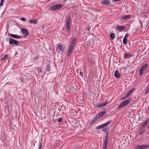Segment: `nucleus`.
<instances>
[{
  "mask_svg": "<svg viewBox=\"0 0 149 149\" xmlns=\"http://www.w3.org/2000/svg\"><path fill=\"white\" fill-rule=\"evenodd\" d=\"M95 121V119L93 118L90 122V125L92 124H93Z\"/></svg>",
  "mask_w": 149,
  "mask_h": 149,
  "instance_id": "obj_33",
  "label": "nucleus"
},
{
  "mask_svg": "<svg viewBox=\"0 0 149 149\" xmlns=\"http://www.w3.org/2000/svg\"><path fill=\"white\" fill-rule=\"evenodd\" d=\"M108 102L107 101L105 103H98L97 102H95V106H96L98 108H100L102 107L103 106H106V104H107Z\"/></svg>",
  "mask_w": 149,
  "mask_h": 149,
  "instance_id": "obj_8",
  "label": "nucleus"
},
{
  "mask_svg": "<svg viewBox=\"0 0 149 149\" xmlns=\"http://www.w3.org/2000/svg\"><path fill=\"white\" fill-rule=\"evenodd\" d=\"M131 15H123L121 16L120 17V19L122 20H125L129 18H130L131 17Z\"/></svg>",
  "mask_w": 149,
  "mask_h": 149,
  "instance_id": "obj_10",
  "label": "nucleus"
},
{
  "mask_svg": "<svg viewBox=\"0 0 149 149\" xmlns=\"http://www.w3.org/2000/svg\"><path fill=\"white\" fill-rule=\"evenodd\" d=\"M29 22L31 23L36 24L37 23V21L36 20H30Z\"/></svg>",
  "mask_w": 149,
  "mask_h": 149,
  "instance_id": "obj_28",
  "label": "nucleus"
},
{
  "mask_svg": "<svg viewBox=\"0 0 149 149\" xmlns=\"http://www.w3.org/2000/svg\"><path fill=\"white\" fill-rule=\"evenodd\" d=\"M131 101L130 100H126L120 103V105L118 107V109H120L122 107L127 105Z\"/></svg>",
  "mask_w": 149,
  "mask_h": 149,
  "instance_id": "obj_3",
  "label": "nucleus"
},
{
  "mask_svg": "<svg viewBox=\"0 0 149 149\" xmlns=\"http://www.w3.org/2000/svg\"><path fill=\"white\" fill-rule=\"evenodd\" d=\"M5 0H1V2L0 3V6H2L3 5V3L4 1Z\"/></svg>",
  "mask_w": 149,
  "mask_h": 149,
  "instance_id": "obj_32",
  "label": "nucleus"
},
{
  "mask_svg": "<svg viewBox=\"0 0 149 149\" xmlns=\"http://www.w3.org/2000/svg\"><path fill=\"white\" fill-rule=\"evenodd\" d=\"M71 20L70 18H68L66 23V31L67 32H70V25Z\"/></svg>",
  "mask_w": 149,
  "mask_h": 149,
  "instance_id": "obj_5",
  "label": "nucleus"
},
{
  "mask_svg": "<svg viewBox=\"0 0 149 149\" xmlns=\"http://www.w3.org/2000/svg\"><path fill=\"white\" fill-rule=\"evenodd\" d=\"M129 95H128V93H127L125 95V98H127Z\"/></svg>",
  "mask_w": 149,
  "mask_h": 149,
  "instance_id": "obj_42",
  "label": "nucleus"
},
{
  "mask_svg": "<svg viewBox=\"0 0 149 149\" xmlns=\"http://www.w3.org/2000/svg\"><path fill=\"white\" fill-rule=\"evenodd\" d=\"M63 6L62 4H57L54 5L51 7L50 9L51 10H56L59 9L61 7Z\"/></svg>",
  "mask_w": 149,
  "mask_h": 149,
  "instance_id": "obj_6",
  "label": "nucleus"
},
{
  "mask_svg": "<svg viewBox=\"0 0 149 149\" xmlns=\"http://www.w3.org/2000/svg\"><path fill=\"white\" fill-rule=\"evenodd\" d=\"M79 75L81 77H83V73L82 72H80L79 73Z\"/></svg>",
  "mask_w": 149,
  "mask_h": 149,
  "instance_id": "obj_38",
  "label": "nucleus"
},
{
  "mask_svg": "<svg viewBox=\"0 0 149 149\" xmlns=\"http://www.w3.org/2000/svg\"><path fill=\"white\" fill-rule=\"evenodd\" d=\"M109 3L110 2L109 0H104L101 2V4L103 5L109 4Z\"/></svg>",
  "mask_w": 149,
  "mask_h": 149,
  "instance_id": "obj_15",
  "label": "nucleus"
},
{
  "mask_svg": "<svg viewBox=\"0 0 149 149\" xmlns=\"http://www.w3.org/2000/svg\"><path fill=\"white\" fill-rule=\"evenodd\" d=\"M129 95H128V93H127L125 95V98H127Z\"/></svg>",
  "mask_w": 149,
  "mask_h": 149,
  "instance_id": "obj_41",
  "label": "nucleus"
},
{
  "mask_svg": "<svg viewBox=\"0 0 149 149\" xmlns=\"http://www.w3.org/2000/svg\"><path fill=\"white\" fill-rule=\"evenodd\" d=\"M22 34L26 36L28 35L29 34L27 31L25 29H22Z\"/></svg>",
  "mask_w": 149,
  "mask_h": 149,
  "instance_id": "obj_16",
  "label": "nucleus"
},
{
  "mask_svg": "<svg viewBox=\"0 0 149 149\" xmlns=\"http://www.w3.org/2000/svg\"><path fill=\"white\" fill-rule=\"evenodd\" d=\"M108 144V141L104 140L103 149H107Z\"/></svg>",
  "mask_w": 149,
  "mask_h": 149,
  "instance_id": "obj_17",
  "label": "nucleus"
},
{
  "mask_svg": "<svg viewBox=\"0 0 149 149\" xmlns=\"http://www.w3.org/2000/svg\"><path fill=\"white\" fill-rule=\"evenodd\" d=\"M148 134H149V132H148Z\"/></svg>",
  "mask_w": 149,
  "mask_h": 149,
  "instance_id": "obj_46",
  "label": "nucleus"
},
{
  "mask_svg": "<svg viewBox=\"0 0 149 149\" xmlns=\"http://www.w3.org/2000/svg\"><path fill=\"white\" fill-rule=\"evenodd\" d=\"M9 44L11 45H17L18 44V41L12 38H9Z\"/></svg>",
  "mask_w": 149,
  "mask_h": 149,
  "instance_id": "obj_4",
  "label": "nucleus"
},
{
  "mask_svg": "<svg viewBox=\"0 0 149 149\" xmlns=\"http://www.w3.org/2000/svg\"><path fill=\"white\" fill-rule=\"evenodd\" d=\"M113 1H120V0H113Z\"/></svg>",
  "mask_w": 149,
  "mask_h": 149,
  "instance_id": "obj_43",
  "label": "nucleus"
},
{
  "mask_svg": "<svg viewBox=\"0 0 149 149\" xmlns=\"http://www.w3.org/2000/svg\"><path fill=\"white\" fill-rule=\"evenodd\" d=\"M149 147V145H143L136 146L135 149H144Z\"/></svg>",
  "mask_w": 149,
  "mask_h": 149,
  "instance_id": "obj_7",
  "label": "nucleus"
},
{
  "mask_svg": "<svg viewBox=\"0 0 149 149\" xmlns=\"http://www.w3.org/2000/svg\"><path fill=\"white\" fill-rule=\"evenodd\" d=\"M64 50V46L62 45L60 43L57 44L56 47V51L59 53H62Z\"/></svg>",
  "mask_w": 149,
  "mask_h": 149,
  "instance_id": "obj_2",
  "label": "nucleus"
},
{
  "mask_svg": "<svg viewBox=\"0 0 149 149\" xmlns=\"http://www.w3.org/2000/svg\"><path fill=\"white\" fill-rule=\"evenodd\" d=\"M111 122V120H110L109 121H108L107 123H104V126L105 127H107L108 125H109V124H110Z\"/></svg>",
  "mask_w": 149,
  "mask_h": 149,
  "instance_id": "obj_25",
  "label": "nucleus"
},
{
  "mask_svg": "<svg viewBox=\"0 0 149 149\" xmlns=\"http://www.w3.org/2000/svg\"><path fill=\"white\" fill-rule=\"evenodd\" d=\"M42 146V140H41L40 141L38 145V149H41Z\"/></svg>",
  "mask_w": 149,
  "mask_h": 149,
  "instance_id": "obj_19",
  "label": "nucleus"
},
{
  "mask_svg": "<svg viewBox=\"0 0 149 149\" xmlns=\"http://www.w3.org/2000/svg\"><path fill=\"white\" fill-rule=\"evenodd\" d=\"M50 67H49V66L48 65L47 66V71H50Z\"/></svg>",
  "mask_w": 149,
  "mask_h": 149,
  "instance_id": "obj_35",
  "label": "nucleus"
},
{
  "mask_svg": "<svg viewBox=\"0 0 149 149\" xmlns=\"http://www.w3.org/2000/svg\"><path fill=\"white\" fill-rule=\"evenodd\" d=\"M143 70L140 69L139 70V75L141 76L143 73Z\"/></svg>",
  "mask_w": 149,
  "mask_h": 149,
  "instance_id": "obj_29",
  "label": "nucleus"
},
{
  "mask_svg": "<svg viewBox=\"0 0 149 149\" xmlns=\"http://www.w3.org/2000/svg\"><path fill=\"white\" fill-rule=\"evenodd\" d=\"M37 72L38 73H42V71L41 69H38Z\"/></svg>",
  "mask_w": 149,
  "mask_h": 149,
  "instance_id": "obj_36",
  "label": "nucleus"
},
{
  "mask_svg": "<svg viewBox=\"0 0 149 149\" xmlns=\"http://www.w3.org/2000/svg\"><path fill=\"white\" fill-rule=\"evenodd\" d=\"M115 34L113 33H111L110 34V38L112 40H113V39L115 38Z\"/></svg>",
  "mask_w": 149,
  "mask_h": 149,
  "instance_id": "obj_23",
  "label": "nucleus"
},
{
  "mask_svg": "<svg viewBox=\"0 0 149 149\" xmlns=\"http://www.w3.org/2000/svg\"><path fill=\"white\" fill-rule=\"evenodd\" d=\"M128 36H129V34H128L127 33L125 34V36L124 37V38L127 39V38L128 37Z\"/></svg>",
  "mask_w": 149,
  "mask_h": 149,
  "instance_id": "obj_34",
  "label": "nucleus"
},
{
  "mask_svg": "<svg viewBox=\"0 0 149 149\" xmlns=\"http://www.w3.org/2000/svg\"><path fill=\"white\" fill-rule=\"evenodd\" d=\"M100 118L99 116L97 115V114L94 117V119H95V120H97L98 119H99Z\"/></svg>",
  "mask_w": 149,
  "mask_h": 149,
  "instance_id": "obj_30",
  "label": "nucleus"
},
{
  "mask_svg": "<svg viewBox=\"0 0 149 149\" xmlns=\"http://www.w3.org/2000/svg\"><path fill=\"white\" fill-rule=\"evenodd\" d=\"M8 55H5L3 57H2L1 59V60L3 61H5L6 59V58L8 57Z\"/></svg>",
  "mask_w": 149,
  "mask_h": 149,
  "instance_id": "obj_27",
  "label": "nucleus"
},
{
  "mask_svg": "<svg viewBox=\"0 0 149 149\" xmlns=\"http://www.w3.org/2000/svg\"><path fill=\"white\" fill-rule=\"evenodd\" d=\"M148 65V63H146L143 66H142L140 69H141V70H144L146 69V67L147 66V65Z\"/></svg>",
  "mask_w": 149,
  "mask_h": 149,
  "instance_id": "obj_20",
  "label": "nucleus"
},
{
  "mask_svg": "<svg viewBox=\"0 0 149 149\" xmlns=\"http://www.w3.org/2000/svg\"><path fill=\"white\" fill-rule=\"evenodd\" d=\"M21 20L22 21H23V22H25L26 20V19L25 18L23 17V18H21Z\"/></svg>",
  "mask_w": 149,
  "mask_h": 149,
  "instance_id": "obj_39",
  "label": "nucleus"
},
{
  "mask_svg": "<svg viewBox=\"0 0 149 149\" xmlns=\"http://www.w3.org/2000/svg\"><path fill=\"white\" fill-rule=\"evenodd\" d=\"M125 98H125V97H124L123 98H122V99H124Z\"/></svg>",
  "mask_w": 149,
  "mask_h": 149,
  "instance_id": "obj_44",
  "label": "nucleus"
},
{
  "mask_svg": "<svg viewBox=\"0 0 149 149\" xmlns=\"http://www.w3.org/2000/svg\"><path fill=\"white\" fill-rule=\"evenodd\" d=\"M135 90V88H133L132 89H131L127 93L128 95H131L134 91Z\"/></svg>",
  "mask_w": 149,
  "mask_h": 149,
  "instance_id": "obj_24",
  "label": "nucleus"
},
{
  "mask_svg": "<svg viewBox=\"0 0 149 149\" xmlns=\"http://www.w3.org/2000/svg\"><path fill=\"white\" fill-rule=\"evenodd\" d=\"M140 134H142V133H140Z\"/></svg>",
  "mask_w": 149,
  "mask_h": 149,
  "instance_id": "obj_45",
  "label": "nucleus"
},
{
  "mask_svg": "<svg viewBox=\"0 0 149 149\" xmlns=\"http://www.w3.org/2000/svg\"><path fill=\"white\" fill-rule=\"evenodd\" d=\"M132 56V55L129 54L128 53H125L124 55V58H128L131 57Z\"/></svg>",
  "mask_w": 149,
  "mask_h": 149,
  "instance_id": "obj_13",
  "label": "nucleus"
},
{
  "mask_svg": "<svg viewBox=\"0 0 149 149\" xmlns=\"http://www.w3.org/2000/svg\"><path fill=\"white\" fill-rule=\"evenodd\" d=\"M63 120V118H59V119L58 120V122H61Z\"/></svg>",
  "mask_w": 149,
  "mask_h": 149,
  "instance_id": "obj_37",
  "label": "nucleus"
},
{
  "mask_svg": "<svg viewBox=\"0 0 149 149\" xmlns=\"http://www.w3.org/2000/svg\"><path fill=\"white\" fill-rule=\"evenodd\" d=\"M108 132H107L106 133V135L105 137L104 140H106L108 141Z\"/></svg>",
  "mask_w": 149,
  "mask_h": 149,
  "instance_id": "obj_31",
  "label": "nucleus"
},
{
  "mask_svg": "<svg viewBox=\"0 0 149 149\" xmlns=\"http://www.w3.org/2000/svg\"><path fill=\"white\" fill-rule=\"evenodd\" d=\"M117 28L118 31H121L124 29L125 27L123 26H118Z\"/></svg>",
  "mask_w": 149,
  "mask_h": 149,
  "instance_id": "obj_22",
  "label": "nucleus"
},
{
  "mask_svg": "<svg viewBox=\"0 0 149 149\" xmlns=\"http://www.w3.org/2000/svg\"><path fill=\"white\" fill-rule=\"evenodd\" d=\"M127 39L124 38L123 39V43L124 45H126L127 43Z\"/></svg>",
  "mask_w": 149,
  "mask_h": 149,
  "instance_id": "obj_26",
  "label": "nucleus"
},
{
  "mask_svg": "<svg viewBox=\"0 0 149 149\" xmlns=\"http://www.w3.org/2000/svg\"><path fill=\"white\" fill-rule=\"evenodd\" d=\"M105 127L104 124H102V125H100L99 126H97L96 127V129L97 130H99L103 128L104 127Z\"/></svg>",
  "mask_w": 149,
  "mask_h": 149,
  "instance_id": "obj_18",
  "label": "nucleus"
},
{
  "mask_svg": "<svg viewBox=\"0 0 149 149\" xmlns=\"http://www.w3.org/2000/svg\"><path fill=\"white\" fill-rule=\"evenodd\" d=\"M105 111H102L99 113L97 114V115L98 116H99L100 118L102 116H103L104 115V114H105Z\"/></svg>",
  "mask_w": 149,
  "mask_h": 149,
  "instance_id": "obj_21",
  "label": "nucleus"
},
{
  "mask_svg": "<svg viewBox=\"0 0 149 149\" xmlns=\"http://www.w3.org/2000/svg\"><path fill=\"white\" fill-rule=\"evenodd\" d=\"M8 35H9L10 36L16 39H19L21 38V37L17 35L13 34H10L8 33Z\"/></svg>",
  "mask_w": 149,
  "mask_h": 149,
  "instance_id": "obj_11",
  "label": "nucleus"
},
{
  "mask_svg": "<svg viewBox=\"0 0 149 149\" xmlns=\"http://www.w3.org/2000/svg\"><path fill=\"white\" fill-rule=\"evenodd\" d=\"M114 77L116 78H119L120 76V75L119 72L117 70H116L114 74Z\"/></svg>",
  "mask_w": 149,
  "mask_h": 149,
  "instance_id": "obj_12",
  "label": "nucleus"
},
{
  "mask_svg": "<svg viewBox=\"0 0 149 149\" xmlns=\"http://www.w3.org/2000/svg\"><path fill=\"white\" fill-rule=\"evenodd\" d=\"M76 42V38H73L69 45L68 51L67 54V55L68 56H70L72 52L75 45Z\"/></svg>",
  "mask_w": 149,
  "mask_h": 149,
  "instance_id": "obj_1",
  "label": "nucleus"
},
{
  "mask_svg": "<svg viewBox=\"0 0 149 149\" xmlns=\"http://www.w3.org/2000/svg\"><path fill=\"white\" fill-rule=\"evenodd\" d=\"M149 122V118H148L143 124L141 125V127L143 128L146 127L147 125Z\"/></svg>",
  "mask_w": 149,
  "mask_h": 149,
  "instance_id": "obj_14",
  "label": "nucleus"
},
{
  "mask_svg": "<svg viewBox=\"0 0 149 149\" xmlns=\"http://www.w3.org/2000/svg\"><path fill=\"white\" fill-rule=\"evenodd\" d=\"M149 91V87H148L146 91L145 92V93L147 94L148 93Z\"/></svg>",
  "mask_w": 149,
  "mask_h": 149,
  "instance_id": "obj_40",
  "label": "nucleus"
},
{
  "mask_svg": "<svg viewBox=\"0 0 149 149\" xmlns=\"http://www.w3.org/2000/svg\"><path fill=\"white\" fill-rule=\"evenodd\" d=\"M66 110V107L65 106L63 105L62 104L61 107H59V111H60L61 112H62V113H63V111H65Z\"/></svg>",
  "mask_w": 149,
  "mask_h": 149,
  "instance_id": "obj_9",
  "label": "nucleus"
}]
</instances>
